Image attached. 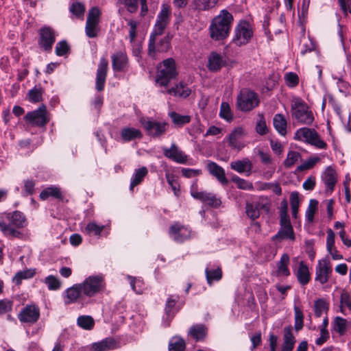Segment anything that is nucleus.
<instances>
[{
  "label": "nucleus",
  "instance_id": "obj_61",
  "mask_svg": "<svg viewBox=\"0 0 351 351\" xmlns=\"http://www.w3.org/2000/svg\"><path fill=\"white\" fill-rule=\"evenodd\" d=\"M119 1L123 4L128 12L133 13L138 9V0H119Z\"/></svg>",
  "mask_w": 351,
  "mask_h": 351
},
{
  "label": "nucleus",
  "instance_id": "obj_39",
  "mask_svg": "<svg viewBox=\"0 0 351 351\" xmlns=\"http://www.w3.org/2000/svg\"><path fill=\"white\" fill-rule=\"evenodd\" d=\"M148 170L145 167H143L138 169H136L132 178L130 183V190H133V188L139 184L143 178L147 175Z\"/></svg>",
  "mask_w": 351,
  "mask_h": 351
},
{
  "label": "nucleus",
  "instance_id": "obj_60",
  "mask_svg": "<svg viewBox=\"0 0 351 351\" xmlns=\"http://www.w3.org/2000/svg\"><path fill=\"white\" fill-rule=\"evenodd\" d=\"M69 51V47L64 40L60 41L56 44V53L58 56H62L66 54Z\"/></svg>",
  "mask_w": 351,
  "mask_h": 351
},
{
  "label": "nucleus",
  "instance_id": "obj_34",
  "mask_svg": "<svg viewBox=\"0 0 351 351\" xmlns=\"http://www.w3.org/2000/svg\"><path fill=\"white\" fill-rule=\"evenodd\" d=\"M117 342L112 339H106L92 345L93 351H108L116 348Z\"/></svg>",
  "mask_w": 351,
  "mask_h": 351
},
{
  "label": "nucleus",
  "instance_id": "obj_31",
  "mask_svg": "<svg viewBox=\"0 0 351 351\" xmlns=\"http://www.w3.org/2000/svg\"><path fill=\"white\" fill-rule=\"evenodd\" d=\"M219 0H193V5L198 12L208 11L214 8Z\"/></svg>",
  "mask_w": 351,
  "mask_h": 351
},
{
  "label": "nucleus",
  "instance_id": "obj_11",
  "mask_svg": "<svg viewBox=\"0 0 351 351\" xmlns=\"http://www.w3.org/2000/svg\"><path fill=\"white\" fill-rule=\"evenodd\" d=\"M332 272V268L328 258L319 260L315 267V280L321 285H324L328 282Z\"/></svg>",
  "mask_w": 351,
  "mask_h": 351
},
{
  "label": "nucleus",
  "instance_id": "obj_19",
  "mask_svg": "<svg viewBox=\"0 0 351 351\" xmlns=\"http://www.w3.org/2000/svg\"><path fill=\"white\" fill-rule=\"evenodd\" d=\"M108 62L105 58H101L98 65L96 75L95 88L98 91H101L104 88Z\"/></svg>",
  "mask_w": 351,
  "mask_h": 351
},
{
  "label": "nucleus",
  "instance_id": "obj_15",
  "mask_svg": "<svg viewBox=\"0 0 351 351\" xmlns=\"http://www.w3.org/2000/svg\"><path fill=\"white\" fill-rule=\"evenodd\" d=\"M40 317V308L34 304H27L18 314V319L21 323L32 325Z\"/></svg>",
  "mask_w": 351,
  "mask_h": 351
},
{
  "label": "nucleus",
  "instance_id": "obj_47",
  "mask_svg": "<svg viewBox=\"0 0 351 351\" xmlns=\"http://www.w3.org/2000/svg\"><path fill=\"white\" fill-rule=\"evenodd\" d=\"M232 181L236 184L237 188L239 189L252 191L254 189L252 183L237 176H234L232 178Z\"/></svg>",
  "mask_w": 351,
  "mask_h": 351
},
{
  "label": "nucleus",
  "instance_id": "obj_4",
  "mask_svg": "<svg viewBox=\"0 0 351 351\" xmlns=\"http://www.w3.org/2000/svg\"><path fill=\"white\" fill-rule=\"evenodd\" d=\"M294 138L317 149H326L327 144L321 138L318 132L313 128H302L296 130Z\"/></svg>",
  "mask_w": 351,
  "mask_h": 351
},
{
  "label": "nucleus",
  "instance_id": "obj_17",
  "mask_svg": "<svg viewBox=\"0 0 351 351\" xmlns=\"http://www.w3.org/2000/svg\"><path fill=\"white\" fill-rule=\"evenodd\" d=\"M46 114V107L43 106L34 111L27 113L25 119L32 125L43 126L48 122Z\"/></svg>",
  "mask_w": 351,
  "mask_h": 351
},
{
  "label": "nucleus",
  "instance_id": "obj_54",
  "mask_svg": "<svg viewBox=\"0 0 351 351\" xmlns=\"http://www.w3.org/2000/svg\"><path fill=\"white\" fill-rule=\"evenodd\" d=\"M318 202L315 199H311L309 202L308 206L306 211V219L311 222L313 220L315 213L317 210Z\"/></svg>",
  "mask_w": 351,
  "mask_h": 351
},
{
  "label": "nucleus",
  "instance_id": "obj_38",
  "mask_svg": "<svg viewBox=\"0 0 351 351\" xmlns=\"http://www.w3.org/2000/svg\"><path fill=\"white\" fill-rule=\"evenodd\" d=\"M207 282L211 285L213 281H219L222 277V271L219 267L216 268L207 267L205 270Z\"/></svg>",
  "mask_w": 351,
  "mask_h": 351
},
{
  "label": "nucleus",
  "instance_id": "obj_41",
  "mask_svg": "<svg viewBox=\"0 0 351 351\" xmlns=\"http://www.w3.org/2000/svg\"><path fill=\"white\" fill-rule=\"evenodd\" d=\"M185 347L184 340L178 336L172 337L169 343V351H184Z\"/></svg>",
  "mask_w": 351,
  "mask_h": 351
},
{
  "label": "nucleus",
  "instance_id": "obj_63",
  "mask_svg": "<svg viewBox=\"0 0 351 351\" xmlns=\"http://www.w3.org/2000/svg\"><path fill=\"white\" fill-rule=\"evenodd\" d=\"M12 308V302L9 300H0V315L10 311Z\"/></svg>",
  "mask_w": 351,
  "mask_h": 351
},
{
  "label": "nucleus",
  "instance_id": "obj_55",
  "mask_svg": "<svg viewBox=\"0 0 351 351\" xmlns=\"http://www.w3.org/2000/svg\"><path fill=\"white\" fill-rule=\"evenodd\" d=\"M34 274H35L34 271L32 270V269H27V270L19 271L15 275V276L14 278V281L16 284H20L22 280L30 278L33 277Z\"/></svg>",
  "mask_w": 351,
  "mask_h": 351
},
{
  "label": "nucleus",
  "instance_id": "obj_1",
  "mask_svg": "<svg viewBox=\"0 0 351 351\" xmlns=\"http://www.w3.org/2000/svg\"><path fill=\"white\" fill-rule=\"evenodd\" d=\"M171 11L170 6L163 4L161 10L157 16L155 25L149 36L148 45V55L152 58H155L157 52H165L170 47L171 38L165 36L162 38L158 39L161 36L170 21Z\"/></svg>",
  "mask_w": 351,
  "mask_h": 351
},
{
  "label": "nucleus",
  "instance_id": "obj_32",
  "mask_svg": "<svg viewBox=\"0 0 351 351\" xmlns=\"http://www.w3.org/2000/svg\"><path fill=\"white\" fill-rule=\"evenodd\" d=\"M167 92V93L176 97L186 98L188 96H189V95L191 93V90L189 87H187L186 84H184L182 82H180L178 84L176 85L174 87L168 89Z\"/></svg>",
  "mask_w": 351,
  "mask_h": 351
},
{
  "label": "nucleus",
  "instance_id": "obj_64",
  "mask_svg": "<svg viewBox=\"0 0 351 351\" xmlns=\"http://www.w3.org/2000/svg\"><path fill=\"white\" fill-rule=\"evenodd\" d=\"M340 302L341 304L346 305L351 311V296L346 291H343L341 294Z\"/></svg>",
  "mask_w": 351,
  "mask_h": 351
},
{
  "label": "nucleus",
  "instance_id": "obj_26",
  "mask_svg": "<svg viewBox=\"0 0 351 351\" xmlns=\"http://www.w3.org/2000/svg\"><path fill=\"white\" fill-rule=\"evenodd\" d=\"M295 276L301 285L304 286L309 282L311 274L308 267L303 261L300 262L298 268L295 272Z\"/></svg>",
  "mask_w": 351,
  "mask_h": 351
},
{
  "label": "nucleus",
  "instance_id": "obj_3",
  "mask_svg": "<svg viewBox=\"0 0 351 351\" xmlns=\"http://www.w3.org/2000/svg\"><path fill=\"white\" fill-rule=\"evenodd\" d=\"M233 16L227 10H221L215 16L209 25V34L210 38L216 41L223 40L228 37L232 25Z\"/></svg>",
  "mask_w": 351,
  "mask_h": 351
},
{
  "label": "nucleus",
  "instance_id": "obj_57",
  "mask_svg": "<svg viewBox=\"0 0 351 351\" xmlns=\"http://www.w3.org/2000/svg\"><path fill=\"white\" fill-rule=\"evenodd\" d=\"M69 10L70 12L77 17H81L84 15L85 8L81 3L74 2L71 4Z\"/></svg>",
  "mask_w": 351,
  "mask_h": 351
},
{
  "label": "nucleus",
  "instance_id": "obj_59",
  "mask_svg": "<svg viewBox=\"0 0 351 351\" xmlns=\"http://www.w3.org/2000/svg\"><path fill=\"white\" fill-rule=\"evenodd\" d=\"M167 181L168 184L171 186V189L173 190L175 195L178 196L180 191V184L175 178L174 176L167 174L166 175Z\"/></svg>",
  "mask_w": 351,
  "mask_h": 351
},
{
  "label": "nucleus",
  "instance_id": "obj_25",
  "mask_svg": "<svg viewBox=\"0 0 351 351\" xmlns=\"http://www.w3.org/2000/svg\"><path fill=\"white\" fill-rule=\"evenodd\" d=\"M206 169L220 183L222 184H228V181L226 177L224 169L216 162L209 161L206 165Z\"/></svg>",
  "mask_w": 351,
  "mask_h": 351
},
{
  "label": "nucleus",
  "instance_id": "obj_27",
  "mask_svg": "<svg viewBox=\"0 0 351 351\" xmlns=\"http://www.w3.org/2000/svg\"><path fill=\"white\" fill-rule=\"evenodd\" d=\"M112 69L115 71H120L127 66L128 57L123 52H118L112 56Z\"/></svg>",
  "mask_w": 351,
  "mask_h": 351
},
{
  "label": "nucleus",
  "instance_id": "obj_6",
  "mask_svg": "<svg viewBox=\"0 0 351 351\" xmlns=\"http://www.w3.org/2000/svg\"><path fill=\"white\" fill-rule=\"evenodd\" d=\"M84 295L93 297L102 291L105 288L104 278L101 276H90L82 282L79 283Z\"/></svg>",
  "mask_w": 351,
  "mask_h": 351
},
{
  "label": "nucleus",
  "instance_id": "obj_9",
  "mask_svg": "<svg viewBox=\"0 0 351 351\" xmlns=\"http://www.w3.org/2000/svg\"><path fill=\"white\" fill-rule=\"evenodd\" d=\"M139 121L147 134L154 138L163 135L166 132L168 126L166 122H160L149 118L142 117Z\"/></svg>",
  "mask_w": 351,
  "mask_h": 351
},
{
  "label": "nucleus",
  "instance_id": "obj_21",
  "mask_svg": "<svg viewBox=\"0 0 351 351\" xmlns=\"http://www.w3.org/2000/svg\"><path fill=\"white\" fill-rule=\"evenodd\" d=\"M322 180L325 184L326 191L331 193L337 182V173L332 167L329 166L322 173Z\"/></svg>",
  "mask_w": 351,
  "mask_h": 351
},
{
  "label": "nucleus",
  "instance_id": "obj_33",
  "mask_svg": "<svg viewBox=\"0 0 351 351\" xmlns=\"http://www.w3.org/2000/svg\"><path fill=\"white\" fill-rule=\"evenodd\" d=\"M265 208V205L259 202L247 203L245 213L249 218L252 220L256 219L260 216V210Z\"/></svg>",
  "mask_w": 351,
  "mask_h": 351
},
{
  "label": "nucleus",
  "instance_id": "obj_5",
  "mask_svg": "<svg viewBox=\"0 0 351 351\" xmlns=\"http://www.w3.org/2000/svg\"><path fill=\"white\" fill-rule=\"evenodd\" d=\"M177 75L178 71L175 60L173 58H167L158 66L156 82L160 86H165Z\"/></svg>",
  "mask_w": 351,
  "mask_h": 351
},
{
  "label": "nucleus",
  "instance_id": "obj_36",
  "mask_svg": "<svg viewBox=\"0 0 351 351\" xmlns=\"http://www.w3.org/2000/svg\"><path fill=\"white\" fill-rule=\"evenodd\" d=\"M289 263V256L287 254H283L278 263V269L276 271L277 275L279 276H288L290 275V271L288 268Z\"/></svg>",
  "mask_w": 351,
  "mask_h": 351
},
{
  "label": "nucleus",
  "instance_id": "obj_20",
  "mask_svg": "<svg viewBox=\"0 0 351 351\" xmlns=\"http://www.w3.org/2000/svg\"><path fill=\"white\" fill-rule=\"evenodd\" d=\"M245 135V131L243 128L237 127L233 130L228 137L229 146L237 151L241 150L245 144L241 141L242 137Z\"/></svg>",
  "mask_w": 351,
  "mask_h": 351
},
{
  "label": "nucleus",
  "instance_id": "obj_16",
  "mask_svg": "<svg viewBox=\"0 0 351 351\" xmlns=\"http://www.w3.org/2000/svg\"><path fill=\"white\" fill-rule=\"evenodd\" d=\"M40 38L38 45L45 51H49L56 41V35L53 29L49 27H43L39 32Z\"/></svg>",
  "mask_w": 351,
  "mask_h": 351
},
{
  "label": "nucleus",
  "instance_id": "obj_29",
  "mask_svg": "<svg viewBox=\"0 0 351 351\" xmlns=\"http://www.w3.org/2000/svg\"><path fill=\"white\" fill-rule=\"evenodd\" d=\"M295 239V234L291 224L281 226L278 233L273 237V240L281 241L284 239Z\"/></svg>",
  "mask_w": 351,
  "mask_h": 351
},
{
  "label": "nucleus",
  "instance_id": "obj_8",
  "mask_svg": "<svg viewBox=\"0 0 351 351\" xmlns=\"http://www.w3.org/2000/svg\"><path fill=\"white\" fill-rule=\"evenodd\" d=\"M258 100L255 93L248 89H242L237 96V106L242 111H250L257 106Z\"/></svg>",
  "mask_w": 351,
  "mask_h": 351
},
{
  "label": "nucleus",
  "instance_id": "obj_43",
  "mask_svg": "<svg viewBox=\"0 0 351 351\" xmlns=\"http://www.w3.org/2000/svg\"><path fill=\"white\" fill-rule=\"evenodd\" d=\"M62 194L60 189L54 186L46 188L40 194V197L43 200H45L49 197L60 198Z\"/></svg>",
  "mask_w": 351,
  "mask_h": 351
},
{
  "label": "nucleus",
  "instance_id": "obj_50",
  "mask_svg": "<svg viewBox=\"0 0 351 351\" xmlns=\"http://www.w3.org/2000/svg\"><path fill=\"white\" fill-rule=\"evenodd\" d=\"M347 321L341 317H336L334 323V330L337 332L339 335H343L346 330Z\"/></svg>",
  "mask_w": 351,
  "mask_h": 351
},
{
  "label": "nucleus",
  "instance_id": "obj_49",
  "mask_svg": "<svg viewBox=\"0 0 351 351\" xmlns=\"http://www.w3.org/2000/svg\"><path fill=\"white\" fill-rule=\"evenodd\" d=\"M219 116L227 121H231L232 120L233 114L228 103L222 102L221 104Z\"/></svg>",
  "mask_w": 351,
  "mask_h": 351
},
{
  "label": "nucleus",
  "instance_id": "obj_23",
  "mask_svg": "<svg viewBox=\"0 0 351 351\" xmlns=\"http://www.w3.org/2000/svg\"><path fill=\"white\" fill-rule=\"evenodd\" d=\"M82 289L78 284L68 288L64 293V302L65 304L76 302L78 299L82 297Z\"/></svg>",
  "mask_w": 351,
  "mask_h": 351
},
{
  "label": "nucleus",
  "instance_id": "obj_28",
  "mask_svg": "<svg viewBox=\"0 0 351 351\" xmlns=\"http://www.w3.org/2000/svg\"><path fill=\"white\" fill-rule=\"evenodd\" d=\"M224 64L225 62L220 54L212 52L208 56V68L210 71H218Z\"/></svg>",
  "mask_w": 351,
  "mask_h": 351
},
{
  "label": "nucleus",
  "instance_id": "obj_35",
  "mask_svg": "<svg viewBox=\"0 0 351 351\" xmlns=\"http://www.w3.org/2000/svg\"><path fill=\"white\" fill-rule=\"evenodd\" d=\"M121 138L124 141H130L142 137L141 132L134 128H124L121 132Z\"/></svg>",
  "mask_w": 351,
  "mask_h": 351
},
{
  "label": "nucleus",
  "instance_id": "obj_24",
  "mask_svg": "<svg viewBox=\"0 0 351 351\" xmlns=\"http://www.w3.org/2000/svg\"><path fill=\"white\" fill-rule=\"evenodd\" d=\"M230 165L232 170L239 173H245L246 176H250L252 173V164L247 158L243 160L232 161L230 162Z\"/></svg>",
  "mask_w": 351,
  "mask_h": 351
},
{
  "label": "nucleus",
  "instance_id": "obj_30",
  "mask_svg": "<svg viewBox=\"0 0 351 351\" xmlns=\"http://www.w3.org/2000/svg\"><path fill=\"white\" fill-rule=\"evenodd\" d=\"M273 125L276 131L282 136L287 134V121L284 115L276 114L273 118Z\"/></svg>",
  "mask_w": 351,
  "mask_h": 351
},
{
  "label": "nucleus",
  "instance_id": "obj_46",
  "mask_svg": "<svg viewBox=\"0 0 351 351\" xmlns=\"http://www.w3.org/2000/svg\"><path fill=\"white\" fill-rule=\"evenodd\" d=\"M43 282L47 285L48 289L51 291L58 290L62 285L60 280L52 275L46 277Z\"/></svg>",
  "mask_w": 351,
  "mask_h": 351
},
{
  "label": "nucleus",
  "instance_id": "obj_48",
  "mask_svg": "<svg viewBox=\"0 0 351 351\" xmlns=\"http://www.w3.org/2000/svg\"><path fill=\"white\" fill-rule=\"evenodd\" d=\"M290 203L291 206L292 216L294 218H297L300 204L299 193L297 191L291 193Z\"/></svg>",
  "mask_w": 351,
  "mask_h": 351
},
{
  "label": "nucleus",
  "instance_id": "obj_53",
  "mask_svg": "<svg viewBox=\"0 0 351 351\" xmlns=\"http://www.w3.org/2000/svg\"><path fill=\"white\" fill-rule=\"evenodd\" d=\"M300 157V154L298 152L290 151L287 154V158L284 162V165L286 167L290 168L294 165V164L298 160Z\"/></svg>",
  "mask_w": 351,
  "mask_h": 351
},
{
  "label": "nucleus",
  "instance_id": "obj_7",
  "mask_svg": "<svg viewBox=\"0 0 351 351\" xmlns=\"http://www.w3.org/2000/svg\"><path fill=\"white\" fill-rule=\"evenodd\" d=\"M253 30L250 24L247 21H241L234 29V35L232 43L241 47L247 45L252 39Z\"/></svg>",
  "mask_w": 351,
  "mask_h": 351
},
{
  "label": "nucleus",
  "instance_id": "obj_22",
  "mask_svg": "<svg viewBox=\"0 0 351 351\" xmlns=\"http://www.w3.org/2000/svg\"><path fill=\"white\" fill-rule=\"evenodd\" d=\"M296 342L291 325L287 326L283 329V343L281 351H293Z\"/></svg>",
  "mask_w": 351,
  "mask_h": 351
},
{
  "label": "nucleus",
  "instance_id": "obj_37",
  "mask_svg": "<svg viewBox=\"0 0 351 351\" xmlns=\"http://www.w3.org/2000/svg\"><path fill=\"white\" fill-rule=\"evenodd\" d=\"M329 304L325 299L319 298L315 301L314 312L316 317H319L324 314H327Z\"/></svg>",
  "mask_w": 351,
  "mask_h": 351
},
{
  "label": "nucleus",
  "instance_id": "obj_45",
  "mask_svg": "<svg viewBox=\"0 0 351 351\" xmlns=\"http://www.w3.org/2000/svg\"><path fill=\"white\" fill-rule=\"evenodd\" d=\"M104 229V225H98L95 222H90L88 223L84 228V232H86L88 235H95L99 237L101 235V232Z\"/></svg>",
  "mask_w": 351,
  "mask_h": 351
},
{
  "label": "nucleus",
  "instance_id": "obj_18",
  "mask_svg": "<svg viewBox=\"0 0 351 351\" xmlns=\"http://www.w3.org/2000/svg\"><path fill=\"white\" fill-rule=\"evenodd\" d=\"M163 154L167 158L179 164H184L188 160L187 156L175 143H172L169 148H163Z\"/></svg>",
  "mask_w": 351,
  "mask_h": 351
},
{
  "label": "nucleus",
  "instance_id": "obj_62",
  "mask_svg": "<svg viewBox=\"0 0 351 351\" xmlns=\"http://www.w3.org/2000/svg\"><path fill=\"white\" fill-rule=\"evenodd\" d=\"M127 279L129 281L132 289L138 294L143 293V287L137 288L136 284H142V280L137 279L131 276H127Z\"/></svg>",
  "mask_w": 351,
  "mask_h": 351
},
{
  "label": "nucleus",
  "instance_id": "obj_51",
  "mask_svg": "<svg viewBox=\"0 0 351 351\" xmlns=\"http://www.w3.org/2000/svg\"><path fill=\"white\" fill-rule=\"evenodd\" d=\"M320 158L317 156H314L307 159L303 164L298 166L297 170L299 171L312 169L318 162Z\"/></svg>",
  "mask_w": 351,
  "mask_h": 351
},
{
  "label": "nucleus",
  "instance_id": "obj_14",
  "mask_svg": "<svg viewBox=\"0 0 351 351\" xmlns=\"http://www.w3.org/2000/svg\"><path fill=\"white\" fill-rule=\"evenodd\" d=\"M191 195L193 198L212 207H217L221 204V200L215 194L206 191H199L197 183L191 186Z\"/></svg>",
  "mask_w": 351,
  "mask_h": 351
},
{
  "label": "nucleus",
  "instance_id": "obj_12",
  "mask_svg": "<svg viewBox=\"0 0 351 351\" xmlns=\"http://www.w3.org/2000/svg\"><path fill=\"white\" fill-rule=\"evenodd\" d=\"M100 15L101 11L97 7H93L89 10L85 27L88 37L95 38L97 36Z\"/></svg>",
  "mask_w": 351,
  "mask_h": 351
},
{
  "label": "nucleus",
  "instance_id": "obj_58",
  "mask_svg": "<svg viewBox=\"0 0 351 351\" xmlns=\"http://www.w3.org/2000/svg\"><path fill=\"white\" fill-rule=\"evenodd\" d=\"M178 300V296H170L166 302L165 306V313L168 316H171V314H173V308Z\"/></svg>",
  "mask_w": 351,
  "mask_h": 351
},
{
  "label": "nucleus",
  "instance_id": "obj_42",
  "mask_svg": "<svg viewBox=\"0 0 351 351\" xmlns=\"http://www.w3.org/2000/svg\"><path fill=\"white\" fill-rule=\"evenodd\" d=\"M207 330L202 324L195 325L189 330V335L197 341L203 339L206 335Z\"/></svg>",
  "mask_w": 351,
  "mask_h": 351
},
{
  "label": "nucleus",
  "instance_id": "obj_52",
  "mask_svg": "<svg viewBox=\"0 0 351 351\" xmlns=\"http://www.w3.org/2000/svg\"><path fill=\"white\" fill-rule=\"evenodd\" d=\"M294 314H295V330L297 332L300 330L303 327V319L304 315L302 311L298 308L294 307Z\"/></svg>",
  "mask_w": 351,
  "mask_h": 351
},
{
  "label": "nucleus",
  "instance_id": "obj_2",
  "mask_svg": "<svg viewBox=\"0 0 351 351\" xmlns=\"http://www.w3.org/2000/svg\"><path fill=\"white\" fill-rule=\"evenodd\" d=\"M27 224L25 216L20 211L15 210L5 213L0 219V230L10 239L25 238V233L21 230Z\"/></svg>",
  "mask_w": 351,
  "mask_h": 351
},
{
  "label": "nucleus",
  "instance_id": "obj_56",
  "mask_svg": "<svg viewBox=\"0 0 351 351\" xmlns=\"http://www.w3.org/2000/svg\"><path fill=\"white\" fill-rule=\"evenodd\" d=\"M43 95L42 88H34L28 93L29 100L33 103L39 102L41 100Z\"/></svg>",
  "mask_w": 351,
  "mask_h": 351
},
{
  "label": "nucleus",
  "instance_id": "obj_10",
  "mask_svg": "<svg viewBox=\"0 0 351 351\" xmlns=\"http://www.w3.org/2000/svg\"><path fill=\"white\" fill-rule=\"evenodd\" d=\"M293 117L302 124L310 125L314 120L311 111L301 101H295L292 106Z\"/></svg>",
  "mask_w": 351,
  "mask_h": 351
},
{
  "label": "nucleus",
  "instance_id": "obj_44",
  "mask_svg": "<svg viewBox=\"0 0 351 351\" xmlns=\"http://www.w3.org/2000/svg\"><path fill=\"white\" fill-rule=\"evenodd\" d=\"M172 122L177 126L181 127L191 121V117L189 115H182L175 112L169 113Z\"/></svg>",
  "mask_w": 351,
  "mask_h": 351
},
{
  "label": "nucleus",
  "instance_id": "obj_13",
  "mask_svg": "<svg viewBox=\"0 0 351 351\" xmlns=\"http://www.w3.org/2000/svg\"><path fill=\"white\" fill-rule=\"evenodd\" d=\"M169 237L177 243H182L193 236L191 230L179 223L171 225L169 230Z\"/></svg>",
  "mask_w": 351,
  "mask_h": 351
},
{
  "label": "nucleus",
  "instance_id": "obj_40",
  "mask_svg": "<svg viewBox=\"0 0 351 351\" xmlns=\"http://www.w3.org/2000/svg\"><path fill=\"white\" fill-rule=\"evenodd\" d=\"M77 324L84 330H90L93 328L95 321L90 315H80L77 319Z\"/></svg>",
  "mask_w": 351,
  "mask_h": 351
}]
</instances>
